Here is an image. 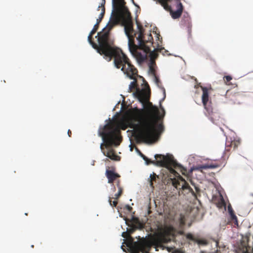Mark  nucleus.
Segmentation results:
<instances>
[{
  "label": "nucleus",
  "instance_id": "obj_21",
  "mask_svg": "<svg viewBox=\"0 0 253 253\" xmlns=\"http://www.w3.org/2000/svg\"><path fill=\"white\" fill-rule=\"evenodd\" d=\"M156 244L157 243H167L169 241V239L165 235L163 234H161L159 238L156 240Z\"/></svg>",
  "mask_w": 253,
  "mask_h": 253
},
{
  "label": "nucleus",
  "instance_id": "obj_23",
  "mask_svg": "<svg viewBox=\"0 0 253 253\" xmlns=\"http://www.w3.org/2000/svg\"><path fill=\"white\" fill-rule=\"evenodd\" d=\"M170 179L172 182V185L176 189H181V185H180V182H179L178 179H176L175 177L172 178H170Z\"/></svg>",
  "mask_w": 253,
  "mask_h": 253
},
{
  "label": "nucleus",
  "instance_id": "obj_3",
  "mask_svg": "<svg viewBox=\"0 0 253 253\" xmlns=\"http://www.w3.org/2000/svg\"><path fill=\"white\" fill-rule=\"evenodd\" d=\"M160 108L163 112V115H160L158 108L149 102L143 109L134 108L130 111L132 120L138 123L131 124L130 128H135L137 136L142 141L151 142L157 131H161L164 129L161 120L165 116V111L160 103Z\"/></svg>",
  "mask_w": 253,
  "mask_h": 253
},
{
  "label": "nucleus",
  "instance_id": "obj_4",
  "mask_svg": "<svg viewBox=\"0 0 253 253\" xmlns=\"http://www.w3.org/2000/svg\"><path fill=\"white\" fill-rule=\"evenodd\" d=\"M97 52L108 61L114 59V63L115 67L121 70L129 79L133 80L129 85V92L132 91L136 87L137 69L131 64L129 59L124 53L121 48H95Z\"/></svg>",
  "mask_w": 253,
  "mask_h": 253
},
{
  "label": "nucleus",
  "instance_id": "obj_15",
  "mask_svg": "<svg viewBox=\"0 0 253 253\" xmlns=\"http://www.w3.org/2000/svg\"><path fill=\"white\" fill-rule=\"evenodd\" d=\"M240 144V141L239 140H233L232 141H227L225 144V152H229L231 149L235 150Z\"/></svg>",
  "mask_w": 253,
  "mask_h": 253
},
{
  "label": "nucleus",
  "instance_id": "obj_42",
  "mask_svg": "<svg viewBox=\"0 0 253 253\" xmlns=\"http://www.w3.org/2000/svg\"><path fill=\"white\" fill-rule=\"evenodd\" d=\"M132 231H129V233H131Z\"/></svg>",
  "mask_w": 253,
  "mask_h": 253
},
{
  "label": "nucleus",
  "instance_id": "obj_27",
  "mask_svg": "<svg viewBox=\"0 0 253 253\" xmlns=\"http://www.w3.org/2000/svg\"><path fill=\"white\" fill-rule=\"evenodd\" d=\"M109 202L110 205L112 207H116L118 204V202L117 200L115 199L114 201H112L111 199V198H109Z\"/></svg>",
  "mask_w": 253,
  "mask_h": 253
},
{
  "label": "nucleus",
  "instance_id": "obj_5",
  "mask_svg": "<svg viewBox=\"0 0 253 253\" xmlns=\"http://www.w3.org/2000/svg\"><path fill=\"white\" fill-rule=\"evenodd\" d=\"M127 127L128 125L125 121L109 120V122L103 127L100 128L98 131L99 135L102 137L103 141H104L102 145H120L122 139L121 129L126 130Z\"/></svg>",
  "mask_w": 253,
  "mask_h": 253
},
{
  "label": "nucleus",
  "instance_id": "obj_28",
  "mask_svg": "<svg viewBox=\"0 0 253 253\" xmlns=\"http://www.w3.org/2000/svg\"><path fill=\"white\" fill-rule=\"evenodd\" d=\"M232 77L230 76H225L224 77V81L226 84H227L232 80Z\"/></svg>",
  "mask_w": 253,
  "mask_h": 253
},
{
  "label": "nucleus",
  "instance_id": "obj_37",
  "mask_svg": "<svg viewBox=\"0 0 253 253\" xmlns=\"http://www.w3.org/2000/svg\"><path fill=\"white\" fill-rule=\"evenodd\" d=\"M71 134H72V132H71V131L70 129H69L68 130V136L69 137H71Z\"/></svg>",
  "mask_w": 253,
  "mask_h": 253
},
{
  "label": "nucleus",
  "instance_id": "obj_29",
  "mask_svg": "<svg viewBox=\"0 0 253 253\" xmlns=\"http://www.w3.org/2000/svg\"><path fill=\"white\" fill-rule=\"evenodd\" d=\"M154 76L155 83L159 86V84H161L160 80L156 75H155Z\"/></svg>",
  "mask_w": 253,
  "mask_h": 253
},
{
  "label": "nucleus",
  "instance_id": "obj_40",
  "mask_svg": "<svg viewBox=\"0 0 253 253\" xmlns=\"http://www.w3.org/2000/svg\"><path fill=\"white\" fill-rule=\"evenodd\" d=\"M215 253H221L220 252L218 251V250H217Z\"/></svg>",
  "mask_w": 253,
  "mask_h": 253
},
{
  "label": "nucleus",
  "instance_id": "obj_11",
  "mask_svg": "<svg viewBox=\"0 0 253 253\" xmlns=\"http://www.w3.org/2000/svg\"><path fill=\"white\" fill-rule=\"evenodd\" d=\"M104 143V141H103V142L100 145V149L103 154L112 160L117 161H120V157L115 153L113 149L111 148V147L113 145H117L115 144H111L109 146H106L105 145H102V144Z\"/></svg>",
  "mask_w": 253,
  "mask_h": 253
},
{
  "label": "nucleus",
  "instance_id": "obj_2",
  "mask_svg": "<svg viewBox=\"0 0 253 253\" xmlns=\"http://www.w3.org/2000/svg\"><path fill=\"white\" fill-rule=\"evenodd\" d=\"M122 22L125 28V31L128 39V47H150L153 44L151 34L144 35V30L142 25L136 21L138 30V36L136 38L138 45L134 42V30L131 14L127 7H123L121 0H113V11L110 20L106 27L101 32L98 33L95 36L98 44L93 41V35L97 31L92 29L88 37V40L92 47H117L114 45V40L110 36V31L116 25Z\"/></svg>",
  "mask_w": 253,
  "mask_h": 253
},
{
  "label": "nucleus",
  "instance_id": "obj_39",
  "mask_svg": "<svg viewBox=\"0 0 253 253\" xmlns=\"http://www.w3.org/2000/svg\"><path fill=\"white\" fill-rule=\"evenodd\" d=\"M163 89H164V97L163 99H164L166 97V92H165V89L164 88H163Z\"/></svg>",
  "mask_w": 253,
  "mask_h": 253
},
{
  "label": "nucleus",
  "instance_id": "obj_16",
  "mask_svg": "<svg viewBox=\"0 0 253 253\" xmlns=\"http://www.w3.org/2000/svg\"><path fill=\"white\" fill-rule=\"evenodd\" d=\"M179 180H181L182 182V184L181 185V189L183 190H188L189 192H191L195 197H196V195L193 190L182 176H180V179H179Z\"/></svg>",
  "mask_w": 253,
  "mask_h": 253
},
{
  "label": "nucleus",
  "instance_id": "obj_10",
  "mask_svg": "<svg viewBox=\"0 0 253 253\" xmlns=\"http://www.w3.org/2000/svg\"><path fill=\"white\" fill-rule=\"evenodd\" d=\"M201 88L203 91L202 96V103L205 109L206 110L205 115L207 116H210L211 115L213 112L212 107L210 105H208V102L209 101V89L206 87L201 86Z\"/></svg>",
  "mask_w": 253,
  "mask_h": 253
},
{
  "label": "nucleus",
  "instance_id": "obj_26",
  "mask_svg": "<svg viewBox=\"0 0 253 253\" xmlns=\"http://www.w3.org/2000/svg\"><path fill=\"white\" fill-rule=\"evenodd\" d=\"M149 72L153 76L156 75V71L154 67L149 66Z\"/></svg>",
  "mask_w": 253,
  "mask_h": 253
},
{
  "label": "nucleus",
  "instance_id": "obj_38",
  "mask_svg": "<svg viewBox=\"0 0 253 253\" xmlns=\"http://www.w3.org/2000/svg\"><path fill=\"white\" fill-rule=\"evenodd\" d=\"M199 243H200V244H205V241H200L199 242Z\"/></svg>",
  "mask_w": 253,
  "mask_h": 253
},
{
  "label": "nucleus",
  "instance_id": "obj_35",
  "mask_svg": "<svg viewBox=\"0 0 253 253\" xmlns=\"http://www.w3.org/2000/svg\"><path fill=\"white\" fill-rule=\"evenodd\" d=\"M126 209L129 211H131L132 210V208L129 206V205H126Z\"/></svg>",
  "mask_w": 253,
  "mask_h": 253
},
{
  "label": "nucleus",
  "instance_id": "obj_12",
  "mask_svg": "<svg viewBox=\"0 0 253 253\" xmlns=\"http://www.w3.org/2000/svg\"><path fill=\"white\" fill-rule=\"evenodd\" d=\"M162 53L164 55H169L171 54L168 53V51L166 48H154V50L152 52L149 53L148 59L149 61L148 66L155 67V60L158 56V52Z\"/></svg>",
  "mask_w": 253,
  "mask_h": 253
},
{
  "label": "nucleus",
  "instance_id": "obj_41",
  "mask_svg": "<svg viewBox=\"0 0 253 253\" xmlns=\"http://www.w3.org/2000/svg\"><path fill=\"white\" fill-rule=\"evenodd\" d=\"M113 190H114V191H115V190H116V188H115V186L114 187Z\"/></svg>",
  "mask_w": 253,
  "mask_h": 253
},
{
  "label": "nucleus",
  "instance_id": "obj_32",
  "mask_svg": "<svg viewBox=\"0 0 253 253\" xmlns=\"http://www.w3.org/2000/svg\"><path fill=\"white\" fill-rule=\"evenodd\" d=\"M161 42H162L160 41H159V42H157V47H158V48L162 47V45L161 44Z\"/></svg>",
  "mask_w": 253,
  "mask_h": 253
},
{
  "label": "nucleus",
  "instance_id": "obj_24",
  "mask_svg": "<svg viewBox=\"0 0 253 253\" xmlns=\"http://www.w3.org/2000/svg\"><path fill=\"white\" fill-rule=\"evenodd\" d=\"M229 213H230V217H231V219L235 223H237L238 222V220H237V216L235 215V214L234 213V212L233 211H232V210H230L229 208Z\"/></svg>",
  "mask_w": 253,
  "mask_h": 253
},
{
  "label": "nucleus",
  "instance_id": "obj_36",
  "mask_svg": "<svg viewBox=\"0 0 253 253\" xmlns=\"http://www.w3.org/2000/svg\"><path fill=\"white\" fill-rule=\"evenodd\" d=\"M162 2H164L165 1H166V0H161ZM170 1H171V0H170ZM176 2V4L178 3V2H180V0H175Z\"/></svg>",
  "mask_w": 253,
  "mask_h": 253
},
{
  "label": "nucleus",
  "instance_id": "obj_14",
  "mask_svg": "<svg viewBox=\"0 0 253 253\" xmlns=\"http://www.w3.org/2000/svg\"><path fill=\"white\" fill-rule=\"evenodd\" d=\"M105 175L108 178L109 183L112 184L115 181L117 183V180H120L119 179L120 177V174L115 172L114 169L110 170L107 169L106 170Z\"/></svg>",
  "mask_w": 253,
  "mask_h": 253
},
{
  "label": "nucleus",
  "instance_id": "obj_18",
  "mask_svg": "<svg viewBox=\"0 0 253 253\" xmlns=\"http://www.w3.org/2000/svg\"><path fill=\"white\" fill-rule=\"evenodd\" d=\"M218 167V165L216 164H206L201 166H199L197 167L196 169L199 170H202V169H215Z\"/></svg>",
  "mask_w": 253,
  "mask_h": 253
},
{
  "label": "nucleus",
  "instance_id": "obj_44",
  "mask_svg": "<svg viewBox=\"0 0 253 253\" xmlns=\"http://www.w3.org/2000/svg\"><path fill=\"white\" fill-rule=\"evenodd\" d=\"M104 0V1L105 2V0Z\"/></svg>",
  "mask_w": 253,
  "mask_h": 253
},
{
  "label": "nucleus",
  "instance_id": "obj_43",
  "mask_svg": "<svg viewBox=\"0 0 253 253\" xmlns=\"http://www.w3.org/2000/svg\"><path fill=\"white\" fill-rule=\"evenodd\" d=\"M157 38H158V40H159V39H160L159 37H158Z\"/></svg>",
  "mask_w": 253,
  "mask_h": 253
},
{
  "label": "nucleus",
  "instance_id": "obj_25",
  "mask_svg": "<svg viewBox=\"0 0 253 253\" xmlns=\"http://www.w3.org/2000/svg\"><path fill=\"white\" fill-rule=\"evenodd\" d=\"M140 155L143 158V159L146 162L147 165L154 163V161L149 160L147 157H146L144 154H143L141 152H140Z\"/></svg>",
  "mask_w": 253,
  "mask_h": 253
},
{
  "label": "nucleus",
  "instance_id": "obj_30",
  "mask_svg": "<svg viewBox=\"0 0 253 253\" xmlns=\"http://www.w3.org/2000/svg\"><path fill=\"white\" fill-rule=\"evenodd\" d=\"M186 238L188 239H190L191 240H194V236H193L192 234H187L186 235Z\"/></svg>",
  "mask_w": 253,
  "mask_h": 253
},
{
  "label": "nucleus",
  "instance_id": "obj_20",
  "mask_svg": "<svg viewBox=\"0 0 253 253\" xmlns=\"http://www.w3.org/2000/svg\"><path fill=\"white\" fill-rule=\"evenodd\" d=\"M100 9H101V13L99 14L98 18L97 19V23H98L99 24L100 23V22L101 21L102 19H103V16L104 15V14H105V7L102 4H101V5H99L98 6L97 10H99Z\"/></svg>",
  "mask_w": 253,
  "mask_h": 253
},
{
  "label": "nucleus",
  "instance_id": "obj_1",
  "mask_svg": "<svg viewBox=\"0 0 253 253\" xmlns=\"http://www.w3.org/2000/svg\"><path fill=\"white\" fill-rule=\"evenodd\" d=\"M122 22L125 28V31L128 39V47H150L153 44L151 34L144 35V30L142 25L136 21L138 30V36L136 38L138 45L134 42V30L131 14L127 7H123L121 0H113V11L110 20L106 27L101 32L98 33L95 36L98 44L93 41V35L97 31L92 29L88 37V40L92 47H117L114 45V40L110 36V31L116 25Z\"/></svg>",
  "mask_w": 253,
  "mask_h": 253
},
{
  "label": "nucleus",
  "instance_id": "obj_19",
  "mask_svg": "<svg viewBox=\"0 0 253 253\" xmlns=\"http://www.w3.org/2000/svg\"><path fill=\"white\" fill-rule=\"evenodd\" d=\"M116 185L118 188V192L115 194L114 199L117 200L122 195L123 191V189L121 186L120 180H117V184H116Z\"/></svg>",
  "mask_w": 253,
  "mask_h": 253
},
{
  "label": "nucleus",
  "instance_id": "obj_34",
  "mask_svg": "<svg viewBox=\"0 0 253 253\" xmlns=\"http://www.w3.org/2000/svg\"><path fill=\"white\" fill-rule=\"evenodd\" d=\"M127 235H128V233L127 232H123L122 233V236L123 237H124V238H126Z\"/></svg>",
  "mask_w": 253,
  "mask_h": 253
},
{
  "label": "nucleus",
  "instance_id": "obj_6",
  "mask_svg": "<svg viewBox=\"0 0 253 253\" xmlns=\"http://www.w3.org/2000/svg\"><path fill=\"white\" fill-rule=\"evenodd\" d=\"M156 244V239L153 237L144 239L139 244L135 245L132 253H149L152 247Z\"/></svg>",
  "mask_w": 253,
  "mask_h": 253
},
{
  "label": "nucleus",
  "instance_id": "obj_9",
  "mask_svg": "<svg viewBox=\"0 0 253 253\" xmlns=\"http://www.w3.org/2000/svg\"><path fill=\"white\" fill-rule=\"evenodd\" d=\"M156 161H154V163L157 166L161 167H168L169 164L173 165H176L174 162V158L172 155L167 154L166 156L161 154H156L155 155Z\"/></svg>",
  "mask_w": 253,
  "mask_h": 253
},
{
  "label": "nucleus",
  "instance_id": "obj_13",
  "mask_svg": "<svg viewBox=\"0 0 253 253\" xmlns=\"http://www.w3.org/2000/svg\"><path fill=\"white\" fill-rule=\"evenodd\" d=\"M174 162L175 163L176 165H173L171 164H169L168 167H164L167 168L169 173L173 175L174 177H177L178 178V179H180V174L173 169H179L182 173V174L185 175L187 172V169L184 168L182 165L177 163L176 161L174 159Z\"/></svg>",
  "mask_w": 253,
  "mask_h": 253
},
{
  "label": "nucleus",
  "instance_id": "obj_17",
  "mask_svg": "<svg viewBox=\"0 0 253 253\" xmlns=\"http://www.w3.org/2000/svg\"><path fill=\"white\" fill-rule=\"evenodd\" d=\"M159 176L157 175L155 173L153 172L152 174H150V177L148 178V181L150 184V186L152 188L154 189V183H156L157 179H159Z\"/></svg>",
  "mask_w": 253,
  "mask_h": 253
},
{
  "label": "nucleus",
  "instance_id": "obj_7",
  "mask_svg": "<svg viewBox=\"0 0 253 253\" xmlns=\"http://www.w3.org/2000/svg\"><path fill=\"white\" fill-rule=\"evenodd\" d=\"M129 50L139 64L147 61L149 53L152 52L151 48H129Z\"/></svg>",
  "mask_w": 253,
  "mask_h": 253
},
{
  "label": "nucleus",
  "instance_id": "obj_33",
  "mask_svg": "<svg viewBox=\"0 0 253 253\" xmlns=\"http://www.w3.org/2000/svg\"><path fill=\"white\" fill-rule=\"evenodd\" d=\"M121 1L122 2V4H123V7H126L125 6L126 2H125V0H121ZM112 4L113 5V0H112Z\"/></svg>",
  "mask_w": 253,
  "mask_h": 253
},
{
  "label": "nucleus",
  "instance_id": "obj_31",
  "mask_svg": "<svg viewBox=\"0 0 253 253\" xmlns=\"http://www.w3.org/2000/svg\"><path fill=\"white\" fill-rule=\"evenodd\" d=\"M99 23L96 22V24L94 25L93 29H95V30L97 31L98 27H99Z\"/></svg>",
  "mask_w": 253,
  "mask_h": 253
},
{
  "label": "nucleus",
  "instance_id": "obj_22",
  "mask_svg": "<svg viewBox=\"0 0 253 253\" xmlns=\"http://www.w3.org/2000/svg\"><path fill=\"white\" fill-rule=\"evenodd\" d=\"M217 207L219 209L225 207L226 204L225 201L222 196H220L218 201L216 203Z\"/></svg>",
  "mask_w": 253,
  "mask_h": 253
},
{
  "label": "nucleus",
  "instance_id": "obj_8",
  "mask_svg": "<svg viewBox=\"0 0 253 253\" xmlns=\"http://www.w3.org/2000/svg\"><path fill=\"white\" fill-rule=\"evenodd\" d=\"M156 1L157 2L161 4L165 10L170 12V14L173 19H177L181 16L183 10V6L181 2H178L176 4L177 10L176 11H173L172 10L171 6L168 4L169 2L171 1L170 0H166V1L164 2H162L161 0H157Z\"/></svg>",
  "mask_w": 253,
  "mask_h": 253
}]
</instances>
